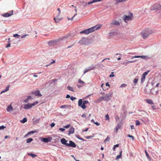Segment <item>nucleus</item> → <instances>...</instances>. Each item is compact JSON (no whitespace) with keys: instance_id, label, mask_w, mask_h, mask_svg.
<instances>
[{"instance_id":"nucleus-1","label":"nucleus","mask_w":161,"mask_h":161,"mask_svg":"<svg viewBox=\"0 0 161 161\" xmlns=\"http://www.w3.org/2000/svg\"><path fill=\"white\" fill-rule=\"evenodd\" d=\"M100 26H97V25H96L90 28L84 30L80 32V33L88 34L89 33L92 32L96 30H98L100 29Z\"/></svg>"},{"instance_id":"nucleus-2","label":"nucleus","mask_w":161,"mask_h":161,"mask_svg":"<svg viewBox=\"0 0 161 161\" xmlns=\"http://www.w3.org/2000/svg\"><path fill=\"white\" fill-rule=\"evenodd\" d=\"M154 32L153 30L150 29H146L143 30L142 32V35L143 38L145 39L149 35L153 33Z\"/></svg>"},{"instance_id":"nucleus-3","label":"nucleus","mask_w":161,"mask_h":161,"mask_svg":"<svg viewBox=\"0 0 161 161\" xmlns=\"http://www.w3.org/2000/svg\"><path fill=\"white\" fill-rule=\"evenodd\" d=\"M113 95V92H110L109 93L106 94L105 96H102L99 98V100L100 101L102 100L108 101L111 99Z\"/></svg>"},{"instance_id":"nucleus-4","label":"nucleus","mask_w":161,"mask_h":161,"mask_svg":"<svg viewBox=\"0 0 161 161\" xmlns=\"http://www.w3.org/2000/svg\"><path fill=\"white\" fill-rule=\"evenodd\" d=\"M86 104H89L90 103L88 101H84L83 102L82 99H80L78 102V105L80 107L83 109L86 108Z\"/></svg>"},{"instance_id":"nucleus-5","label":"nucleus","mask_w":161,"mask_h":161,"mask_svg":"<svg viewBox=\"0 0 161 161\" xmlns=\"http://www.w3.org/2000/svg\"><path fill=\"white\" fill-rule=\"evenodd\" d=\"M38 103L37 101H36L32 103H28L24 105V108L27 109L31 108L33 106L36 105Z\"/></svg>"},{"instance_id":"nucleus-6","label":"nucleus","mask_w":161,"mask_h":161,"mask_svg":"<svg viewBox=\"0 0 161 161\" xmlns=\"http://www.w3.org/2000/svg\"><path fill=\"white\" fill-rule=\"evenodd\" d=\"M81 44L88 45L89 43V40L86 38L83 37L79 42Z\"/></svg>"},{"instance_id":"nucleus-7","label":"nucleus","mask_w":161,"mask_h":161,"mask_svg":"<svg viewBox=\"0 0 161 161\" xmlns=\"http://www.w3.org/2000/svg\"><path fill=\"white\" fill-rule=\"evenodd\" d=\"M161 9V5L159 4L154 5L150 9L151 10H160Z\"/></svg>"},{"instance_id":"nucleus-8","label":"nucleus","mask_w":161,"mask_h":161,"mask_svg":"<svg viewBox=\"0 0 161 161\" xmlns=\"http://www.w3.org/2000/svg\"><path fill=\"white\" fill-rule=\"evenodd\" d=\"M132 13H130L129 15H125L124 19L125 22H127L128 21L132 20Z\"/></svg>"},{"instance_id":"nucleus-9","label":"nucleus","mask_w":161,"mask_h":161,"mask_svg":"<svg viewBox=\"0 0 161 161\" xmlns=\"http://www.w3.org/2000/svg\"><path fill=\"white\" fill-rule=\"evenodd\" d=\"M120 23L117 20H113L110 24V26L111 27H113L114 25L116 26L119 25H120Z\"/></svg>"},{"instance_id":"nucleus-10","label":"nucleus","mask_w":161,"mask_h":161,"mask_svg":"<svg viewBox=\"0 0 161 161\" xmlns=\"http://www.w3.org/2000/svg\"><path fill=\"white\" fill-rule=\"evenodd\" d=\"M52 138L51 137H49L48 138H41V140L42 142L45 143H47L51 141Z\"/></svg>"},{"instance_id":"nucleus-11","label":"nucleus","mask_w":161,"mask_h":161,"mask_svg":"<svg viewBox=\"0 0 161 161\" xmlns=\"http://www.w3.org/2000/svg\"><path fill=\"white\" fill-rule=\"evenodd\" d=\"M149 71H146L142 75V76L141 78V82L142 83H143L145 80V78H146V76L147 75V74L148 73Z\"/></svg>"},{"instance_id":"nucleus-12","label":"nucleus","mask_w":161,"mask_h":161,"mask_svg":"<svg viewBox=\"0 0 161 161\" xmlns=\"http://www.w3.org/2000/svg\"><path fill=\"white\" fill-rule=\"evenodd\" d=\"M69 143H68L67 147H76V145L75 142L71 141H69Z\"/></svg>"},{"instance_id":"nucleus-13","label":"nucleus","mask_w":161,"mask_h":161,"mask_svg":"<svg viewBox=\"0 0 161 161\" xmlns=\"http://www.w3.org/2000/svg\"><path fill=\"white\" fill-rule=\"evenodd\" d=\"M31 94L35 95L36 96L40 97L42 96L40 92V91L39 90L32 92H31Z\"/></svg>"},{"instance_id":"nucleus-14","label":"nucleus","mask_w":161,"mask_h":161,"mask_svg":"<svg viewBox=\"0 0 161 161\" xmlns=\"http://www.w3.org/2000/svg\"><path fill=\"white\" fill-rule=\"evenodd\" d=\"M60 142L63 144L67 146L68 143H67V142H68V141L66 140L65 138H63L61 139Z\"/></svg>"},{"instance_id":"nucleus-15","label":"nucleus","mask_w":161,"mask_h":161,"mask_svg":"<svg viewBox=\"0 0 161 161\" xmlns=\"http://www.w3.org/2000/svg\"><path fill=\"white\" fill-rule=\"evenodd\" d=\"M147 57V56L145 55H142V56H133L131 58V59H133V58H141L142 59H145Z\"/></svg>"},{"instance_id":"nucleus-16","label":"nucleus","mask_w":161,"mask_h":161,"mask_svg":"<svg viewBox=\"0 0 161 161\" xmlns=\"http://www.w3.org/2000/svg\"><path fill=\"white\" fill-rule=\"evenodd\" d=\"M13 11L12 10L10 14H9L8 13H7L2 14V16L5 17L10 16L13 14Z\"/></svg>"},{"instance_id":"nucleus-17","label":"nucleus","mask_w":161,"mask_h":161,"mask_svg":"<svg viewBox=\"0 0 161 161\" xmlns=\"http://www.w3.org/2000/svg\"><path fill=\"white\" fill-rule=\"evenodd\" d=\"M74 132V128L73 127H71L69 131L68 134L70 135L71 134H73Z\"/></svg>"},{"instance_id":"nucleus-18","label":"nucleus","mask_w":161,"mask_h":161,"mask_svg":"<svg viewBox=\"0 0 161 161\" xmlns=\"http://www.w3.org/2000/svg\"><path fill=\"white\" fill-rule=\"evenodd\" d=\"M121 126L122 124H121V123H119L118 124L117 126L115 128V131H116V132H117L118 131L119 129L121 127Z\"/></svg>"},{"instance_id":"nucleus-19","label":"nucleus","mask_w":161,"mask_h":161,"mask_svg":"<svg viewBox=\"0 0 161 161\" xmlns=\"http://www.w3.org/2000/svg\"><path fill=\"white\" fill-rule=\"evenodd\" d=\"M13 108L12 106L11 105H9L8 106L7 108V110L8 112H10L12 111L13 110Z\"/></svg>"},{"instance_id":"nucleus-20","label":"nucleus","mask_w":161,"mask_h":161,"mask_svg":"<svg viewBox=\"0 0 161 161\" xmlns=\"http://www.w3.org/2000/svg\"><path fill=\"white\" fill-rule=\"evenodd\" d=\"M127 0H116L115 1V3L116 4H118L119 3L125 2Z\"/></svg>"},{"instance_id":"nucleus-21","label":"nucleus","mask_w":161,"mask_h":161,"mask_svg":"<svg viewBox=\"0 0 161 161\" xmlns=\"http://www.w3.org/2000/svg\"><path fill=\"white\" fill-rule=\"evenodd\" d=\"M122 151L121 150V151L119 152V154L116 156V159L117 160L121 158V157L122 156Z\"/></svg>"},{"instance_id":"nucleus-22","label":"nucleus","mask_w":161,"mask_h":161,"mask_svg":"<svg viewBox=\"0 0 161 161\" xmlns=\"http://www.w3.org/2000/svg\"><path fill=\"white\" fill-rule=\"evenodd\" d=\"M70 36V35L69 34H68L67 35L64 36L62 38V40H66L67 38L69 37Z\"/></svg>"},{"instance_id":"nucleus-23","label":"nucleus","mask_w":161,"mask_h":161,"mask_svg":"<svg viewBox=\"0 0 161 161\" xmlns=\"http://www.w3.org/2000/svg\"><path fill=\"white\" fill-rule=\"evenodd\" d=\"M27 121V119L26 118H24L23 119L20 121V122L23 123H25Z\"/></svg>"},{"instance_id":"nucleus-24","label":"nucleus","mask_w":161,"mask_h":161,"mask_svg":"<svg viewBox=\"0 0 161 161\" xmlns=\"http://www.w3.org/2000/svg\"><path fill=\"white\" fill-rule=\"evenodd\" d=\"M28 155L31 156L32 158H35L37 156V155L32 153H28Z\"/></svg>"},{"instance_id":"nucleus-25","label":"nucleus","mask_w":161,"mask_h":161,"mask_svg":"<svg viewBox=\"0 0 161 161\" xmlns=\"http://www.w3.org/2000/svg\"><path fill=\"white\" fill-rule=\"evenodd\" d=\"M146 101L149 104H153V101L151 100L147 99Z\"/></svg>"},{"instance_id":"nucleus-26","label":"nucleus","mask_w":161,"mask_h":161,"mask_svg":"<svg viewBox=\"0 0 161 161\" xmlns=\"http://www.w3.org/2000/svg\"><path fill=\"white\" fill-rule=\"evenodd\" d=\"M67 89L69 91H71L72 92H74L73 88L71 87H70V86H68L67 87Z\"/></svg>"},{"instance_id":"nucleus-27","label":"nucleus","mask_w":161,"mask_h":161,"mask_svg":"<svg viewBox=\"0 0 161 161\" xmlns=\"http://www.w3.org/2000/svg\"><path fill=\"white\" fill-rule=\"evenodd\" d=\"M33 140V139L32 138H28L26 140V142L27 143H30L32 142Z\"/></svg>"},{"instance_id":"nucleus-28","label":"nucleus","mask_w":161,"mask_h":161,"mask_svg":"<svg viewBox=\"0 0 161 161\" xmlns=\"http://www.w3.org/2000/svg\"><path fill=\"white\" fill-rule=\"evenodd\" d=\"M82 5L84 6L85 8H86L87 7V3H86L84 2H83L82 3Z\"/></svg>"},{"instance_id":"nucleus-29","label":"nucleus","mask_w":161,"mask_h":161,"mask_svg":"<svg viewBox=\"0 0 161 161\" xmlns=\"http://www.w3.org/2000/svg\"><path fill=\"white\" fill-rule=\"evenodd\" d=\"M90 70L89 69L88 67L85 69L84 72V74H85L86 73L88 72Z\"/></svg>"},{"instance_id":"nucleus-30","label":"nucleus","mask_w":161,"mask_h":161,"mask_svg":"<svg viewBox=\"0 0 161 161\" xmlns=\"http://www.w3.org/2000/svg\"><path fill=\"white\" fill-rule=\"evenodd\" d=\"M60 19H57L55 17L54 18V20L55 21V22L56 23H58L59 22V21L60 20Z\"/></svg>"},{"instance_id":"nucleus-31","label":"nucleus","mask_w":161,"mask_h":161,"mask_svg":"<svg viewBox=\"0 0 161 161\" xmlns=\"http://www.w3.org/2000/svg\"><path fill=\"white\" fill-rule=\"evenodd\" d=\"M105 120H108V121H109V115L108 114H107L105 116Z\"/></svg>"},{"instance_id":"nucleus-32","label":"nucleus","mask_w":161,"mask_h":161,"mask_svg":"<svg viewBox=\"0 0 161 161\" xmlns=\"http://www.w3.org/2000/svg\"><path fill=\"white\" fill-rule=\"evenodd\" d=\"M36 131H29V132H28V133H27V135H30V134H33L35 132H36Z\"/></svg>"},{"instance_id":"nucleus-33","label":"nucleus","mask_w":161,"mask_h":161,"mask_svg":"<svg viewBox=\"0 0 161 161\" xmlns=\"http://www.w3.org/2000/svg\"><path fill=\"white\" fill-rule=\"evenodd\" d=\"M40 120V118H38L36 119V120H35L34 122V124H36L37 123H39Z\"/></svg>"},{"instance_id":"nucleus-34","label":"nucleus","mask_w":161,"mask_h":161,"mask_svg":"<svg viewBox=\"0 0 161 161\" xmlns=\"http://www.w3.org/2000/svg\"><path fill=\"white\" fill-rule=\"evenodd\" d=\"M9 87H10L9 85H8V86H7L6 87L5 89L4 90H3L5 91V92H7L8 91V90L9 89Z\"/></svg>"},{"instance_id":"nucleus-35","label":"nucleus","mask_w":161,"mask_h":161,"mask_svg":"<svg viewBox=\"0 0 161 161\" xmlns=\"http://www.w3.org/2000/svg\"><path fill=\"white\" fill-rule=\"evenodd\" d=\"M145 153H146V156L147 158L148 159H150V156H149L148 153H147V151L146 150H145Z\"/></svg>"},{"instance_id":"nucleus-36","label":"nucleus","mask_w":161,"mask_h":161,"mask_svg":"<svg viewBox=\"0 0 161 161\" xmlns=\"http://www.w3.org/2000/svg\"><path fill=\"white\" fill-rule=\"evenodd\" d=\"M13 36L14 37H17L18 38H19L20 37V36L18 34H14L13 35Z\"/></svg>"},{"instance_id":"nucleus-37","label":"nucleus","mask_w":161,"mask_h":161,"mask_svg":"<svg viewBox=\"0 0 161 161\" xmlns=\"http://www.w3.org/2000/svg\"><path fill=\"white\" fill-rule=\"evenodd\" d=\"M88 68H89V69L91 70L94 69L95 68V67L93 65H91Z\"/></svg>"},{"instance_id":"nucleus-38","label":"nucleus","mask_w":161,"mask_h":161,"mask_svg":"<svg viewBox=\"0 0 161 161\" xmlns=\"http://www.w3.org/2000/svg\"><path fill=\"white\" fill-rule=\"evenodd\" d=\"M110 139V137H109V136H108L106 138L104 141V142H107Z\"/></svg>"},{"instance_id":"nucleus-39","label":"nucleus","mask_w":161,"mask_h":161,"mask_svg":"<svg viewBox=\"0 0 161 161\" xmlns=\"http://www.w3.org/2000/svg\"><path fill=\"white\" fill-rule=\"evenodd\" d=\"M127 136L131 138L133 141L134 140V137L130 135V134H128L127 135Z\"/></svg>"},{"instance_id":"nucleus-40","label":"nucleus","mask_w":161,"mask_h":161,"mask_svg":"<svg viewBox=\"0 0 161 161\" xmlns=\"http://www.w3.org/2000/svg\"><path fill=\"white\" fill-rule=\"evenodd\" d=\"M126 86V84H123L120 86V88L125 87Z\"/></svg>"},{"instance_id":"nucleus-41","label":"nucleus","mask_w":161,"mask_h":161,"mask_svg":"<svg viewBox=\"0 0 161 161\" xmlns=\"http://www.w3.org/2000/svg\"><path fill=\"white\" fill-rule=\"evenodd\" d=\"M138 80V78H135L134 79V80L133 81L134 83L135 84H136L137 83Z\"/></svg>"},{"instance_id":"nucleus-42","label":"nucleus","mask_w":161,"mask_h":161,"mask_svg":"<svg viewBox=\"0 0 161 161\" xmlns=\"http://www.w3.org/2000/svg\"><path fill=\"white\" fill-rule=\"evenodd\" d=\"M119 146V144H117L114 145V146L113 148V150L115 151V148H116V147H118Z\"/></svg>"},{"instance_id":"nucleus-43","label":"nucleus","mask_w":161,"mask_h":161,"mask_svg":"<svg viewBox=\"0 0 161 161\" xmlns=\"http://www.w3.org/2000/svg\"><path fill=\"white\" fill-rule=\"evenodd\" d=\"M140 122L138 120H136V125H140Z\"/></svg>"},{"instance_id":"nucleus-44","label":"nucleus","mask_w":161,"mask_h":161,"mask_svg":"<svg viewBox=\"0 0 161 161\" xmlns=\"http://www.w3.org/2000/svg\"><path fill=\"white\" fill-rule=\"evenodd\" d=\"M68 106L67 105H62L61 106H60V108H65L66 107H68Z\"/></svg>"},{"instance_id":"nucleus-45","label":"nucleus","mask_w":161,"mask_h":161,"mask_svg":"<svg viewBox=\"0 0 161 161\" xmlns=\"http://www.w3.org/2000/svg\"><path fill=\"white\" fill-rule=\"evenodd\" d=\"M55 60H53V61H52L50 64H49L48 65H46V66H48V65H50V64H52L54 63H55Z\"/></svg>"},{"instance_id":"nucleus-46","label":"nucleus","mask_w":161,"mask_h":161,"mask_svg":"<svg viewBox=\"0 0 161 161\" xmlns=\"http://www.w3.org/2000/svg\"><path fill=\"white\" fill-rule=\"evenodd\" d=\"M29 36V35L28 34H25L23 36H22L21 37V38H25V37L27 36Z\"/></svg>"},{"instance_id":"nucleus-47","label":"nucleus","mask_w":161,"mask_h":161,"mask_svg":"<svg viewBox=\"0 0 161 161\" xmlns=\"http://www.w3.org/2000/svg\"><path fill=\"white\" fill-rule=\"evenodd\" d=\"M70 126V124H69V125L64 126V128H69Z\"/></svg>"},{"instance_id":"nucleus-48","label":"nucleus","mask_w":161,"mask_h":161,"mask_svg":"<svg viewBox=\"0 0 161 161\" xmlns=\"http://www.w3.org/2000/svg\"><path fill=\"white\" fill-rule=\"evenodd\" d=\"M113 73H114V72H111V74L110 75H109V77H114L115 76L113 74Z\"/></svg>"},{"instance_id":"nucleus-49","label":"nucleus","mask_w":161,"mask_h":161,"mask_svg":"<svg viewBox=\"0 0 161 161\" xmlns=\"http://www.w3.org/2000/svg\"><path fill=\"white\" fill-rule=\"evenodd\" d=\"M10 46V42H8V44L6 45V47L7 48Z\"/></svg>"},{"instance_id":"nucleus-50","label":"nucleus","mask_w":161,"mask_h":161,"mask_svg":"<svg viewBox=\"0 0 161 161\" xmlns=\"http://www.w3.org/2000/svg\"><path fill=\"white\" fill-rule=\"evenodd\" d=\"M78 81L80 84H83L84 83V82L81 80L80 79H79Z\"/></svg>"},{"instance_id":"nucleus-51","label":"nucleus","mask_w":161,"mask_h":161,"mask_svg":"<svg viewBox=\"0 0 161 161\" xmlns=\"http://www.w3.org/2000/svg\"><path fill=\"white\" fill-rule=\"evenodd\" d=\"M5 128V127L3 125L0 126V130H3Z\"/></svg>"},{"instance_id":"nucleus-52","label":"nucleus","mask_w":161,"mask_h":161,"mask_svg":"<svg viewBox=\"0 0 161 161\" xmlns=\"http://www.w3.org/2000/svg\"><path fill=\"white\" fill-rule=\"evenodd\" d=\"M76 98L75 97H73L72 96L71 97H70V99L72 100V101H74V100H75V99H76Z\"/></svg>"},{"instance_id":"nucleus-53","label":"nucleus","mask_w":161,"mask_h":161,"mask_svg":"<svg viewBox=\"0 0 161 161\" xmlns=\"http://www.w3.org/2000/svg\"><path fill=\"white\" fill-rule=\"evenodd\" d=\"M29 101V98H27L24 101V102L25 103H27Z\"/></svg>"},{"instance_id":"nucleus-54","label":"nucleus","mask_w":161,"mask_h":161,"mask_svg":"<svg viewBox=\"0 0 161 161\" xmlns=\"http://www.w3.org/2000/svg\"><path fill=\"white\" fill-rule=\"evenodd\" d=\"M55 125V124L54 122H53L50 125V126H51V128L53 127Z\"/></svg>"},{"instance_id":"nucleus-55","label":"nucleus","mask_w":161,"mask_h":161,"mask_svg":"<svg viewBox=\"0 0 161 161\" xmlns=\"http://www.w3.org/2000/svg\"><path fill=\"white\" fill-rule=\"evenodd\" d=\"M60 13H58V14H57V15H56V18H57V19H60L59 17V16L60 15Z\"/></svg>"},{"instance_id":"nucleus-56","label":"nucleus","mask_w":161,"mask_h":161,"mask_svg":"<svg viewBox=\"0 0 161 161\" xmlns=\"http://www.w3.org/2000/svg\"><path fill=\"white\" fill-rule=\"evenodd\" d=\"M59 130L62 131H64L65 130L63 128H60Z\"/></svg>"},{"instance_id":"nucleus-57","label":"nucleus","mask_w":161,"mask_h":161,"mask_svg":"<svg viewBox=\"0 0 161 161\" xmlns=\"http://www.w3.org/2000/svg\"><path fill=\"white\" fill-rule=\"evenodd\" d=\"M136 61V60H132V61H128V62H129V63H133L134 62H135Z\"/></svg>"},{"instance_id":"nucleus-58","label":"nucleus","mask_w":161,"mask_h":161,"mask_svg":"<svg viewBox=\"0 0 161 161\" xmlns=\"http://www.w3.org/2000/svg\"><path fill=\"white\" fill-rule=\"evenodd\" d=\"M123 64H126V65H127L128 64H129V62H124L123 63Z\"/></svg>"},{"instance_id":"nucleus-59","label":"nucleus","mask_w":161,"mask_h":161,"mask_svg":"<svg viewBox=\"0 0 161 161\" xmlns=\"http://www.w3.org/2000/svg\"><path fill=\"white\" fill-rule=\"evenodd\" d=\"M77 15V14H75L70 19V20H73V18L75 17Z\"/></svg>"},{"instance_id":"nucleus-60","label":"nucleus","mask_w":161,"mask_h":161,"mask_svg":"<svg viewBox=\"0 0 161 161\" xmlns=\"http://www.w3.org/2000/svg\"><path fill=\"white\" fill-rule=\"evenodd\" d=\"M94 124H95L97 126H98L100 125V123H98L97 122H96L94 123Z\"/></svg>"},{"instance_id":"nucleus-61","label":"nucleus","mask_w":161,"mask_h":161,"mask_svg":"<svg viewBox=\"0 0 161 161\" xmlns=\"http://www.w3.org/2000/svg\"><path fill=\"white\" fill-rule=\"evenodd\" d=\"M152 108L154 110V109H156V107L155 106H152Z\"/></svg>"},{"instance_id":"nucleus-62","label":"nucleus","mask_w":161,"mask_h":161,"mask_svg":"<svg viewBox=\"0 0 161 161\" xmlns=\"http://www.w3.org/2000/svg\"><path fill=\"white\" fill-rule=\"evenodd\" d=\"M119 119V117L118 116H116L115 118V120H116V121H117V120Z\"/></svg>"},{"instance_id":"nucleus-63","label":"nucleus","mask_w":161,"mask_h":161,"mask_svg":"<svg viewBox=\"0 0 161 161\" xmlns=\"http://www.w3.org/2000/svg\"><path fill=\"white\" fill-rule=\"evenodd\" d=\"M92 137V136H86L85 137V138H86V139H90Z\"/></svg>"},{"instance_id":"nucleus-64","label":"nucleus","mask_w":161,"mask_h":161,"mask_svg":"<svg viewBox=\"0 0 161 161\" xmlns=\"http://www.w3.org/2000/svg\"><path fill=\"white\" fill-rule=\"evenodd\" d=\"M70 97V96L69 94H67L66 96V98H69Z\"/></svg>"}]
</instances>
